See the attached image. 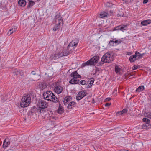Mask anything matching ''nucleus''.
Here are the masks:
<instances>
[{"mask_svg":"<svg viewBox=\"0 0 151 151\" xmlns=\"http://www.w3.org/2000/svg\"><path fill=\"white\" fill-rule=\"evenodd\" d=\"M44 98L48 101L57 102L58 101V99L51 91H47L43 94Z\"/></svg>","mask_w":151,"mask_h":151,"instance_id":"nucleus-1","label":"nucleus"},{"mask_svg":"<svg viewBox=\"0 0 151 151\" xmlns=\"http://www.w3.org/2000/svg\"><path fill=\"white\" fill-rule=\"evenodd\" d=\"M30 101L31 97L29 94L24 95L21 101L20 106L23 108L27 106L30 104Z\"/></svg>","mask_w":151,"mask_h":151,"instance_id":"nucleus-2","label":"nucleus"},{"mask_svg":"<svg viewBox=\"0 0 151 151\" xmlns=\"http://www.w3.org/2000/svg\"><path fill=\"white\" fill-rule=\"evenodd\" d=\"M99 60V56H95L86 62L83 63L82 65L83 67L86 65H95L98 62Z\"/></svg>","mask_w":151,"mask_h":151,"instance_id":"nucleus-3","label":"nucleus"},{"mask_svg":"<svg viewBox=\"0 0 151 151\" xmlns=\"http://www.w3.org/2000/svg\"><path fill=\"white\" fill-rule=\"evenodd\" d=\"M113 57L110 53H106L102 57L101 61L105 63H109L113 61Z\"/></svg>","mask_w":151,"mask_h":151,"instance_id":"nucleus-4","label":"nucleus"},{"mask_svg":"<svg viewBox=\"0 0 151 151\" xmlns=\"http://www.w3.org/2000/svg\"><path fill=\"white\" fill-rule=\"evenodd\" d=\"M64 51H63V52L61 53L59 52L54 54L51 55L50 58L52 60H56L60 57L68 55L70 53L68 52L64 53Z\"/></svg>","mask_w":151,"mask_h":151,"instance_id":"nucleus-5","label":"nucleus"},{"mask_svg":"<svg viewBox=\"0 0 151 151\" xmlns=\"http://www.w3.org/2000/svg\"><path fill=\"white\" fill-rule=\"evenodd\" d=\"M37 106L41 108H46L47 107L48 104L44 100H40L37 103Z\"/></svg>","mask_w":151,"mask_h":151,"instance_id":"nucleus-6","label":"nucleus"},{"mask_svg":"<svg viewBox=\"0 0 151 151\" xmlns=\"http://www.w3.org/2000/svg\"><path fill=\"white\" fill-rule=\"evenodd\" d=\"M13 141L12 140H11V139H10L9 138L6 139L4 141L3 147L5 149L11 143L12 144H14V142H12Z\"/></svg>","mask_w":151,"mask_h":151,"instance_id":"nucleus-7","label":"nucleus"},{"mask_svg":"<svg viewBox=\"0 0 151 151\" xmlns=\"http://www.w3.org/2000/svg\"><path fill=\"white\" fill-rule=\"evenodd\" d=\"M78 43V42L77 40L76 41L75 40H73L69 44L68 46V50H70V49L71 50L72 48L73 49H74L75 48V47H74V46H76Z\"/></svg>","mask_w":151,"mask_h":151,"instance_id":"nucleus-8","label":"nucleus"},{"mask_svg":"<svg viewBox=\"0 0 151 151\" xmlns=\"http://www.w3.org/2000/svg\"><path fill=\"white\" fill-rule=\"evenodd\" d=\"M86 94V91L83 90L80 91L76 97V99L77 100H79L84 97Z\"/></svg>","mask_w":151,"mask_h":151,"instance_id":"nucleus-9","label":"nucleus"},{"mask_svg":"<svg viewBox=\"0 0 151 151\" xmlns=\"http://www.w3.org/2000/svg\"><path fill=\"white\" fill-rule=\"evenodd\" d=\"M55 19L56 22H58L57 24L60 26L61 23H63V22L62 17L60 15L57 14L55 16Z\"/></svg>","mask_w":151,"mask_h":151,"instance_id":"nucleus-10","label":"nucleus"},{"mask_svg":"<svg viewBox=\"0 0 151 151\" xmlns=\"http://www.w3.org/2000/svg\"><path fill=\"white\" fill-rule=\"evenodd\" d=\"M63 90V87L60 85L56 86L54 89L55 91L58 94L61 93Z\"/></svg>","mask_w":151,"mask_h":151,"instance_id":"nucleus-11","label":"nucleus"},{"mask_svg":"<svg viewBox=\"0 0 151 151\" xmlns=\"http://www.w3.org/2000/svg\"><path fill=\"white\" fill-rule=\"evenodd\" d=\"M127 26L125 25H119L115 28L114 30H119L123 31L124 30H125Z\"/></svg>","mask_w":151,"mask_h":151,"instance_id":"nucleus-12","label":"nucleus"},{"mask_svg":"<svg viewBox=\"0 0 151 151\" xmlns=\"http://www.w3.org/2000/svg\"><path fill=\"white\" fill-rule=\"evenodd\" d=\"M70 76L71 77L75 78H79L81 77V76L79 75L77 71H75L72 73Z\"/></svg>","mask_w":151,"mask_h":151,"instance_id":"nucleus-13","label":"nucleus"},{"mask_svg":"<svg viewBox=\"0 0 151 151\" xmlns=\"http://www.w3.org/2000/svg\"><path fill=\"white\" fill-rule=\"evenodd\" d=\"M79 80H78L77 79H76L74 78H73L71 79L69 81V82L70 83L72 84H78L79 83Z\"/></svg>","mask_w":151,"mask_h":151,"instance_id":"nucleus-14","label":"nucleus"},{"mask_svg":"<svg viewBox=\"0 0 151 151\" xmlns=\"http://www.w3.org/2000/svg\"><path fill=\"white\" fill-rule=\"evenodd\" d=\"M72 99L70 96H67L64 99L63 101L64 104L65 105H66L65 104L68 102H69L72 100Z\"/></svg>","mask_w":151,"mask_h":151,"instance_id":"nucleus-15","label":"nucleus"},{"mask_svg":"<svg viewBox=\"0 0 151 151\" xmlns=\"http://www.w3.org/2000/svg\"><path fill=\"white\" fill-rule=\"evenodd\" d=\"M17 28L16 27H14L10 29L7 33V35H11L13 32H15L17 30Z\"/></svg>","mask_w":151,"mask_h":151,"instance_id":"nucleus-16","label":"nucleus"},{"mask_svg":"<svg viewBox=\"0 0 151 151\" xmlns=\"http://www.w3.org/2000/svg\"><path fill=\"white\" fill-rule=\"evenodd\" d=\"M150 23H151V20L150 19L144 20L141 22V24L143 26H146Z\"/></svg>","mask_w":151,"mask_h":151,"instance_id":"nucleus-17","label":"nucleus"},{"mask_svg":"<svg viewBox=\"0 0 151 151\" xmlns=\"http://www.w3.org/2000/svg\"><path fill=\"white\" fill-rule=\"evenodd\" d=\"M76 104L75 102H71L68 104L67 108L68 109H71L72 108V106H75L76 105Z\"/></svg>","mask_w":151,"mask_h":151,"instance_id":"nucleus-18","label":"nucleus"},{"mask_svg":"<svg viewBox=\"0 0 151 151\" xmlns=\"http://www.w3.org/2000/svg\"><path fill=\"white\" fill-rule=\"evenodd\" d=\"M135 54L136 55L137 57V59H140L142 58L143 56L145 55V53H143L142 54L136 51L135 52Z\"/></svg>","mask_w":151,"mask_h":151,"instance_id":"nucleus-19","label":"nucleus"},{"mask_svg":"<svg viewBox=\"0 0 151 151\" xmlns=\"http://www.w3.org/2000/svg\"><path fill=\"white\" fill-rule=\"evenodd\" d=\"M13 73L14 75L19 76V75H22L23 74V72L22 71L19 70H16L14 72H13Z\"/></svg>","mask_w":151,"mask_h":151,"instance_id":"nucleus-20","label":"nucleus"},{"mask_svg":"<svg viewBox=\"0 0 151 151\" xmlns=\"http://www.w3.org/2000/svg\"><path fill=\"white\" fill-rule=\"evenodd\" d=\"M26 2L25 0H19L18 1V4L21 6L24 7L26 4Z\"/></svg>","mask_w":151,"mask_h":151,"instance_id":"nucleus-21","label":"nucleus"},{"mask_svg":"<svg viewBox=\"0 0 151 151\" xmlns=\"http://www.w3.org/2000/svg\"><path fill=\"white\" fill-rule=\"evenodd\" d=\"M136 57L135 54L130 56L129 58V60L130 62H134L136 59Z\"/></svg>","mask_w":151,"mask_h":151,"instance_id":"nucleus-22","label":"nucleus"},{"mask_svg":"<svg viewBox=\"0 0 151 151\" xmlns=\"http://www.w3.org/2000/svg\"><path fill=\"white\" fill-rule=\"evenodd\" d=\"M45 109L39 107L37 110V112L40 114L43 113L45 112Z\"/></svg>","mask_w":151,"mask_h":151,"instance_id":"nucleus-23","label":"nucleus"},{"mask_svg":"<svg viewBox=\"0 0 151 151\" xmlns=\"http://www.w3.org/2000/svg\"><path fill=\"white\" fill-rule=\"evenodd\" d=\"M149 123L150 122H147L144 124L142 125V128L143 129H147V127H148L149 128V127H150L151 126V125Z\"/></svg>","mask_w":151,"mask_h":151,"instance_id":"nucleus-24","label":"nucleus"},{"mask_svg":"<svg viewBox=\"0 0 151 151\" xmlns=\"http://www.w3.org/2000/svg\"><path fill=\"white\" fill-rule=\"evenodd\" d=\"M144 89V86H140L138 87L136 90V91L137 92H140Z\"/></svg>","mask_w":151,"mask_h":151,"instance_id":"nucleus-25","label":"nucleus"},{"mask_svg":"<svg viewBox=\"0 0 151 151\" xmlns=\"http://www.w3.org/2000/svg\"><path fill=\"white\" fill-rule=\"evenodd\" d=\"M28 1L29 2L27 6L28 8L32 7L35 4V2L32 0H28Z\"/></svg>","mask_w":151,"mask_h":151,"instance_id":"nucleus-26","label":"nucleus"},{"mask_svg":"<svg viewBox=\"0 0 151 151\" xmlns=\"http://www.w3.org/2000/svg\"><path fill=\"white\" fill-rule=\"evenodd\" d=\"M94 79L93 78H91L90 79V83H89V85H88V86L87 87L88 88H90L91 87L92 85L94 83Z\"/></svg>","mask_w":151,"mask_h":151,"instance_id":"nucleus-27","label":"nucleus"},{"mask_svg":"<svg viewBox=\"0 0 151 151\" xmlns=\"http://www.w3.org/2000/svg\"><path fill=\"white\" fill-rule=\"evenodd\" d=\"M64 112V110L62 107L59 106V107L58 110V113L59 114H61Z\"/></svg>","mask_w":151,"mask_h":151,"instance_id":"nucleus-28","label":"nucleus"},{"mask_svg":"<svg viewBox=\"0 0 151 151\" xmlns=\"http://www.w3.org/2000/svg\"><path fill=\"white\" fill-rule=\"evenodd\" d=\"M115 72L116 73L119 72L121 70V68L117 65H116L115 67Z\"/></svg>","mask_w":151,"mask_h":151,"instance_id":"nucleus-29","label":"nucleus"},{"mask_svg":"<svg viewBox=\"0 0 151 151\" xmlns=\"http://www.w3.org/2000/svg\"><path fill=\"white\" fill-rule=\"evenodd\" d=\"M107 13L105 12H103L100 14V15L101 17H105L107 16Z\"/></svg>","mask_w":151,"mask_h":151,"instance_id":"nucleus-30","label":"nucleus"},{"mask_svg":"<svg viewBox=\"0 0 151 151\" xmlns=\"http://www.w3.org/2000/svg\"><path fill=\"white\" fill-rule=\"evenodd\" d=\"M127 111V109H124L121 111L118 112V113H120V115H122L123 114L126 113Z\"/></svg>","mask_w":151,"mask_h":151,"instance_id":"nucleus-31","label":"nucleus"},{"mask_svg":"<svg viewBox=\"0 0 151 151\" xmlns=\"http://www.w3.org/2000/svg\"><path fill=\"white\" fill-rule=\"evenodd\" d=\"M46 86L44 84H41L40 85V88L41 89L43 90L46 87Z\"/></svg>","mask_w":151,"mask_h":151,"instance_id":"nucleus-32","label":"nucleus"},{"mask_svg":"<svg viewBox=\"0 0 151 151\" xmlns=\"http://www.w3.org/2000/svg\"><path fill=\"white\" fill-rule=\"evenodd\" d=\"M106 6L107 7H112L113 6V4L112 3L109 2L106 3Z\"/></svg>","mask_w":151,"mask_h":151,"instance_id":"nucleus-33","label":"nucleus"},{"mask_svg":"<svg viewBox=\"0 0 151 151\" xmlns=\"http://www.w3.org/2000/svg\"><path fill=\"white\" fill-rule=\"evenodd\" d=\"M7 99V96L6 95L4 96L1 98V100L2 101H4Z\"/></svg>","mask_w":151,"mask_h":151,"instance_id":"nucleus-34","label":"nucleus"},{"mask_svg":"<svg viewBox=\"0 0 151 151\" xmlns=\"http://www.w3.org/2000/svg\"><path fill=\"white\" fill-rule=\"evenodd\" d=\"M143 122H150V120L146 118H144L143 119Z\"/></svg>","mask_w":151,"mask_h":151,"instance_id":"nucleus-35","label":"nucleus"},{"mask_svg":"<svg viewBox=\"0 0 151 151\" xmlns=\"http://www.w3.org/2000/svg\"><path fill=\"white\" fill-rule=\"evenodd\" d=\"M79 82L80 84L82 85H85L86 83V82L85 80H81Z\"/></svg>","mask_w":151,"mask_h":151,"instance_id":"nucleus-36","label":"nucleus"},{"mask_svg":"<svg viewBox=\"0 0 151 151\" xmlns=\"http://www.w3.org/2000/svg\"><path fill=\"white\" fill-rule=\"evenodd\" d=\"M109 44L110 46H114V41H111V40L110 41Z\"/></svg>","mask_w":151,"mask_h":151,"instance_id":"nucleus-37","label":"nucleus"},{"mask_svg":"<svg viewBox=\"0 0 151 151\" xmlns=\"http://www.w3.org/2000/svg\"><path fill=\"white\" fill-rule=\"evenodd\" d=\"M114 43H115L116 44H119L121 42V41H119L118 40H116L115 41H114Z\"/></svg>","mask_w":151,"mask_h":151,"instance_id":"nucleus-38","label":"nucleus"},{"mask_svg":"<svg viewBox=\"0 0 151 151\" xmlns=\"http://www.w3.org/2000/svg\"><path fill=\"white\" fill-rule=\"evenodd\" d=\"M130 75V76H132V75L129 73L127 72L125 75V78L126 79H127V77L128 76V75Z\"/></svg>","mask_w":151,"mask_h":151,"instance_id":"nucleus-39","label":"nucleus"},{"mask_svg":"<svg viewBox=\"0 0 151 151\" xmlns=\"http://www.w3.org/2000/svg\"><path fill=\"white\" fill-rule=\"evenodd\" d=\"M138 68V66L136 65H134L132 68L133 70H135L137 69Z\"/></svg>","mask_w":151,"mask_h":151,"instance_id":"nucleus-40","label":"nucleus"},{"mask_svg":"<svg viewBox=\"0 0 151 151\" xmlns=\"http://www.w3.org/2000/svg\"><path fill=\"white\" fill-rule=\"evenodd\" d=\"M146 116H147V117L149 118H151V114H146V115H145Z\"/></svg>","mask_w":151,"mask_h":151,"instance_id":"nucleus-41","label":"nucleus"},{"mask_svg":"<svg viewBox=\"0 0 151 151\" xmlns=\"http://www.w3.org/2000/svg\"><path fill=\"white\" fill-rule=\"evenodd\" d=\"M111 100V98L109 97L107 98H106L105 100V101H110Z\"/></svg>","mask_w":151,"mask_h":151,"instance_id":"nucleus-42","label":"nucleus"},{"mask_svg":"<svg viewBox=\"0 0 151 151\" xmlns=\"http://www.w3.org/2000/svg\"><path fill=\"white\" fill-rule=\"evenodd\" d=\"M111 103H106L105 104V106H110L111 105Z\"/></svg>","mask_w":151,"mask_h":151,"instance_id":"nucleus-43","label":"nucleus"},{"mask_svg":"<svg viewBox=\"0 0 151 151\" xmlns=\"http://www.w3.org/2000/svg\"><path fill=\"white\" fill-rule=\"evenodd\" d=\"M59 28L58 27H54L53 29V30L54 31H56L57 29H58Z\"/></svg>","mask_w":151,"mask_h":151,"instance_id":"nucleus-44","label":"nucleus"},{"mask_svg":"<svg viewBox=\"0 0 151 151\" xmlns=\"http://www.w3.org/2000/svg\"><path fill=\"white\" fill-rule=\"evenodd\" d=\"M148 0H144L143 1V4H146L148 2Z\"/></svg>","mask_w":151,"mask_h":151,"instance_id":"nucleus-45","label":"nucleus"},{"mask_svg":"<svg viewBox=\"0 0 151 151\" xmlns=\"http://www.w3.org/2000/svg\"><path fill=\"white\" fill-rule=\"evenodd\" d=\"M28 113L29 114V115H30V116H31L32 115V113L31 111L29 112V113Z\"/></svg>","mask_w":151,"mask_h":151,"instance_id":"nucleus-46","label":"nucleus"},{"mask_svg":"<svg viewBox=\"0 0 151 151\" xmlns=\"http://www.w3.org/2000/svg\"><path fill=\"white\" fill-rule=\"evenodd\" d=\"M95 102V101H94V99H92V103L93 104H94Z\"/></svg>","mask_w":151,"mask_h":151,"instance_id":"nucleus-47","label":"nucleus"},{"mask_svg":"<svg viewBox=\"0 0 151 151\" xmlns=\"http://www.w3.org/2000/svg\"><path fill=\"white\" fill-rule=\"evenodd\" d=\"M32 74L33 75H35V72H34V71H32Z\"/></svg>","mask_w":151,"mask_h":151,"instance_id":"nucleus-48","label":"nucleus"},{"mask_svg":"<svg viewBox=\"0 0 151 151\" xmlns=\"http://www.w3.org/2000/svg\"><path fill=\"white\" fill-rule=\"evenodd\" d=\"M56 27H58L59 28V27H60V26H59L58 25V24H56Z\"/></svg>","mask_w":151,"mask_h":151,"instance_id":"nucleus-49","label":"nucleus"},{"mask_svg":"<svg viewBox=\"0 0 151 151\" xmlns=\"http://www.w3.org/2000/svg\"><path fill=\"white\" fill-rule=\"evenodd\" d=\"M118 113V112H117L116 113V115H118V114H119V115L120 114V113Z\"/></svg>","mask_w":151,"mask_h":151,"instance_id":"nucleus-50","label":"nucleus"},{"mask_svg":"<svg viewBox=\"0 0 151 151\" xmlns=\"http://www.w3.org/2000/svg\"><path fill=\"white\" fill-rule=\"evenodd\" d=\"M119 151H128L127 150H120Z\"/></svg>","mask_w":151,"mask_h":151,"instance_id":"nucleus-51","label":"nucleus"},{"mask_svg":"<svg viewBox=\"0 0 151 151\" xmlns=\"http://www.w3.org/2000/svg\"><path fill=\"white\" fill-rule=\"evenodd\" d=\"M115 40H116V39H113L112 40H111V41H114Z\"/></svg>","mask_w":151,"mask_h":151,"instance_id":"nucleus-52","label":"nucleus"},{"mask_svg":"<svg viewBox=\"0 0 151 151\" xmlns=\"http://www.w3.org/2000/svg\"><path fill=\"white\" fill-rule=\"evenodd\" d=\"M133 1V0H130V1Z\"/></svg>","mask_w":151,"mask_h":151,"instance_id":"nucleus-53","label":"nucleus"},{"mask_svg":"<svg viewBox=\"0 0 151 151\" xmlns=\"http://www.w3.org/2000/svg\"><path fill=\"white\" fill-rule=\"evenodd\" d=\"M1 3L0 2V6L1 5Z\"/></svg>","mask_w":151,"mask_h":151,"instance_id":"nucleus-54","label":"nucleus"},{"mask_svg":"<svg viewBox=\"0 0 151 151\" xmlns=\"http://www.w3.org/2000/svg\"><path fill=\"white\" fill-rule=\"evenodd\" d=\"M128 55H130V54L129 53Z\"/></svg>","mask_w":151,"mask_h":151,"instance_id":"nucleus-55","label":"nucleus"},{"mask_svg":"<svg viewBox=\"0 0 151 151\" xmlns=\"http://www.w3.org/2000/svg\"><path fill=\"white\" fill-rule=\"evenodd\" d=\"M128 55H130V54L129 53Z\"/></svg>","mask_w":151,"mask_h":151,"instance_id":"nucleus-56","label":"nucleus"}]
</instances>
